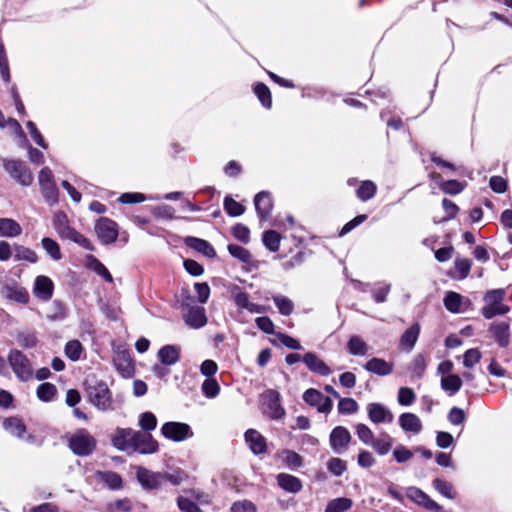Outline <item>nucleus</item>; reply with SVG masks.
Masks as SVG:
<instances>
[{"label":"nucleus","instance_id":"nucleus-1","mask_svg":"<svg viewBox=\"0 0 512 512\" xmlns=\"http://www.w3.org/2000/svg\"><path fill=\"white\" fill-rule=\"evenodd\" d=\"M506 291L504 289H492L485 292L483 296L484 305L481 314L485 319H492L502 316L510 311V306L505 303Z\"/></svg>","mask_w":512,"mask_h":512},{"label":"nucleus","instance_id":"nucleus-5","mask_svg":"<svg viewBox=\"0 0 512 512\" xmlns=\"http://www.w3.org/2000/svg\"><path fill=\"white\" fill-rule=\"evenodd\" d=\"M5 171L20 185L30 186L34 176L24 162L15 159H6L3 162Z\"/></svg>","mask_w":512,"mask_h":512},{"label":"nucleus","instance_id":"nucleus-8","mask_svg":"<svg viewBox=\"0 0 512 512\" xmlns=\"http://www.w3.org/2000/svg\"><path fill=\"white\" fill-rule=\"evenodd\" d=\"M38 183L44 198L50 204H55L58 200V189L54 181L53 173L49 167H43L40 170L38 174Z\"/></svg>","mask_w":512,"mask_h":512},{"label":"nucleus","instance_id":"nucleus-53","mask_svg":"<svg viewBox=\"0 0 512 512\" xmlns=\"http://www.w3.org/2000/svg\"><path fill=\"white\" fill-rule=\"evenodd\" d=\"M442 206H443V209L446 213V216L442 219H436L434 218V223H441V222H444V221H448L450 219H453L458 211H459V207L452 201H450L449 199L447 198H444L443 201H442Z\"/></svg>","mask_w":512,"mask_h":512},{"label":"nucleus","instance_id":"nucleus-51","mask_svg":"<svg viewBox=\"0 0 512 512\" xmlns=\"http://www.w3.org/2000/svg\"><path fill=\"white\" fill-rule=\"evenodd\" d=\"M83 346L78 340H71L65 345V355L72 361L80 359Z\"/></svg>","mask_w":512,"mask_h":512},{"label":"nucleus","instance_id":"nucleus-20","mask_svg":"<svg viewBox=\"0 0 512 512\" xmlns=\"http://www.w3.org/2000/svg\"><path fill=\"white\" fill-rule=\"evenodd\" d=\"M113 362L116 369L124 377H129L134 371V365L130 354L125 351H117L113 357Z\"/></svg>","mask_w":512,"mask_h":512},{"label":"nucleus","instance_id":"nucleus-19","mask_svg":"<svg viewBox=\"0 0 512 512\" xmlns=\"http://www.w3.org/2000/svg\"><path fill=\"white\" fill-rule=\"evenodd\" d=\"M407 497L413 502L428 510H441V506L432 500L426 493L416 487H410L407 490Z\"/></svg>","mask_w":512,"mask_h":512},{"label":"nucleus","instance_id":"nucleus-6","mask_svg":"<svg viewBox=\"0 0 512 512\" xmlns=\"http://www.w3.org/2000/svg\"><path fill=\"white\" fill-rule=\"evenodd\" d=\"M55 228H56L58 234L62 238L69 239L87 250L94 249L90 240H88L81 233H79L74 228H72L66 224V216L65 215H57L56 216Z\"/></svg>","mask_w":512,"mask_h":512},{"label":"nucleus","instance_id":"nucleus-9","mask_svg":"<svg viewBox=\"0 0 512 512\" xmlns=\"http://www.w3.org/2000/svg\"><path fill=\"white\" fill-rule=\"evenodd\" d=\"M94 229L98 239L105 245L111 244L117 240L118 226L109 218H100L96 222Z\"/></svg>","mask_w":512,"mask_h":512},{"label":"nucleus","instance_id":"nucleus-34","mask_svg":"<svg viewBox=\"0 0 512 512\" xmlns=\"http://www.w3.org/2000/svg\"><path fill=\"white\" fill-rule=\"evenodd\" d=\"M464 302V297L457 292H447L443 303L445 308L451 313H460L462 311L461 306Z\"/></svg>","mask_w":512,"mask_h":512},{"label":"nucleus","instance_id":"nucleus-59","mask_svg":"<svg viewBox=\"0 0 512 512\" xmlns=\"http://www.w3.org/2000/svg\"><path fill=\"white\" fill-rule=\"evenodd\" d=\"M356 434L358 438L365 444L370 446L374 440V433L372 430L365 424H357L355 427Z\"/></svg>","mask_w":512,"mask_h":512},{"label":"nucleus","instance_id":"nucleus-63","mask_svg":"<svg viewBox=\"0 0 512 512\" xmlns=\"http://www.w3.org/2000/svg\"><path fill=\"white\" fill-rule=\"evenodd\" d=\"M391 289V285L387 283H381L378 287L374 288L371 293L373 299L377 303H383L387 299V295L389 294Z\"/></svg>","mask_w":512,"mask_h":512},{"label":"nucleus","instance_id":"nucleus-17","mask_svg":"<svg viewBox=\"0 0 512 512\" xmlns=\"http://www.w3.org/2000/svg\"><path fill=\"white\" fill-rule=\"evenodd\" d=\"M54 284L52 280L44 275L35 278L33 294L41 301H49L53 296Z\"/></svg>","mask_w":512,"mask_h":512},{"label":"nucleus","instance_id":"nucleus-10","mask_svg":"<svg viewBox=\"0 0 512 512\" xmlns=\"http://www.w3.org/2000/svg\"><path fill=\"white\" fill-rule=\"evenodd\" d=\"M351 439L352 436L347 428L337 426L330 433L329 444L336 454H342L348 449Z\"/></svg>","mask_w":512,"mask_h":512},{"label":"nucleus","instance_id":"nucleus-55","mask_svg":"<svg viewBox=\"0 0 512 512\" xmlns=\"http://www.w3.org/2000/svg\"><path fill=\"white\" fill-rule=\"evenodd\" d=\"M465 188V184L458 180H447L440 184V189L450 195H457L461 193Z\"/></svg>","mask_w":512,"mask_h":512},{"label":"nucleus","instance_id":"nucleus-39","mask_svg":"<svg viewBox=\"0 0 512 512\" xmlns=\"http://www.w3.org/2000/svg\"><path fill=\"white\" fill-rule=\"evenodd\" d=\"M4 429L11 435L22 438L26 432V427L23 422L18 418H7L3 422Z\"/></svg>","mask_w":512,"mask_h":512},{"label":"nucleus","instance_id":"nucleus-49","mask_svg":"<svg viewBox=\"0 0 512 512\" xmlns=\"http://www.w3.org/2000/svg\"><path fill=\"white\" fill-rule=\"evenodd\" d=\"M98 477L111 489H119L122 486V479L116 472H99Z\"/></svg>","mask_w":512,"mask_h":512},{"label":"nucleus","instance_id":"nucleus-13","mask_svg":"<svg viewBox=\"0 0 512 512\" xmlns=\"http://www.w3.org/2000/svg\"><path fill=\"white\" fill-rule=\"evenodd\" d=\"M132 449L141 454H154L159 450V444L150 433L136 431Z\"/></svg>","mask_w":512,"mask_h":512},{"label":"nucleus","instance_id":"nucleus-64","mask_svg":"<svg viewBox=\"0 0 512 512\" xmlns=\"http://www.w3.org/2000/svg\"><path fill=\"white\" fill-rule=\"evenodd\" d=\"M232 512H257L256 506L248 500L235 502L231 507Z\"/></svg>","mask_w":512,"mask_h":512},{"label":"nucleus","instance_id":"nucleus-45","mask_svg":"<svg viewBox=\"0 0 512 512\" xmlns=\"http://www.w3.org/2000/svg\"><path fill=\"white\" fill-rule=\"evenodd\" d=\"M433 487L444 497L448 499H455L456 491L454 490L453 485L440 478H436L433 481Z\"/></svg>","mask_w":512,"mask_h":512},{"label":"nucleus","instance_id":"nucleus-52","mask_svg":"<svg viewBox=\"0 0 512 512\" xmlns=\"http://www.w3.org/2000/svg\"><path fill=\"white\" fill-rule=\"evenodd\" d=\"M426 367L427 360L422 354L416 355L410 364L411 372L418 378H421L424 375Z\"/></svg>","mask_w":512,"mask_h":512},{"label":"nucleus","instance_id":"nucleus-22","mask_svg":"<svg viewBox=\"0 0 512 512\" xmlns=\"http://www.w3.org/2000/svg\"><path fill=\"white\" fill-rule=\"evenodd\" d=\"M495 341L500 347H506L510 341V325L507 322L492 323L489 328Z\"/></svg>","mask_w":512,"mask_h":512},{"label":"nucleus","instance_id":"nucleus-24","mask_svg":"<svg viewBox=\"0 0 512 512\" xmlns=\"http://www.w3.org/2000/svg\"><path fill=\"white\" fill-rule=\"evenodd\" d=\"M245 440L254 454H262L266 452V439L257 430H247L245 433Z\"/></svg>","mask_w":512,"mask_h":512},{"label":"nucleus","instance_id":"nucleus-21","mask_svg":"<svg viewBox=\"0 0 512 512\" xmlns=\"http://www.w3.org/2000/svg\"><path fill=\"white\" fill-rule=\"evenodd\" d=\"M254 205L258 216L266 220L273 207L271 195L266 191L259 192L254 198Z\"/></svg>","mask_w":512,"mask_h":512},{"label":"nucleus","instance_id":"nucleus-28","mask_svg":"<svg viewBox=\"0 0 512 512\" xmlns=\"http://www.w3.org/2000/svg\"><path fill=\"white\" fill-rule=\"evenodd\" d=\"M365 370L379 376H386L392 373L393 364L382 358H372L364 365Z\"/></svg>","mask_w":512,"mask_h":512},{"label":"nucleus","instance_id":"nucleus-33","mask_svg":"<svg viewBox=\"0 0 512 512\" xmlns=\"http://www.w3.org/2000/svg\"><path fill=\"white\" fill-rule=\"evenodd\" d=\"M180 351L176 346L166 345L158 351V358L164 365H173L178 362Z\"/></svg>","mask_w":512,"mask_h":512},{"label":"nucleus","instance_id":"nucleus-58","mask_svg":"<svg viewBox=\"0 0 512 512\" xmlns=\"http://www.w3.org/2000/svg\"><path fill=\"white\" fill-rule=\"evenodd\" d=\"M358 403L352 398H339L338 411L341 414H354L358 411Z\"/></svg>","mask_w":512,"mask_h":512},{"label":"nucleus","instance_id":"nucleus-35","mask_svg":"<svg viewBox=\"0 0 512 512\" xmlns=\"http://www.w3.org/2000/svg\"><path fill=\"white\" fill-rule=\"evenodd\" d=\"M13 256L15 261H27L29 263H36L38 261L35 251L20 244L13 245Z\"/></svg>","mask_w":512,"mask_h":512},{"label":"nucleus","instance_id":"nucleus-62","mask_svg":"<svg viewBox=\"0 0 512 512\" xmlns=\"http://www.w3.org/2000/svg\"><path fill=\"white\" fill-rule=\"evenodd\" d=\"M481 359V353L478 349H469L463 355V365L466 368H472L477 363H479Z\"/></svg>","mask_w":512,"mask_h":512},{"label":"nucleus","instance_id":"nucleus-42","mask_svg":"<svg viewBox=\"0 0 512 512\" xmlns=\"http://www.w3.org/2000/svg\"><path fill=\"white\" fill-rule=\"evenodd\" d=\"M262 241L269 251L277 252L280 248L281 236L274 230H267L263 233Z\"/></svg>","mask_w":512,"mask_h":512},{"label":"nucleus","instance_id":"nucleus-44","mask_svg":"<svg viewBox=\"0 0 512 512\" xmlns=\"http://www.w3.org/2000/svg\"><path fill=\"white\" fill-rule=\"evenodd\" d=\"M352 506V500L346 497H340L331 500L326 508L325 512H344L350 509Z\"/></svg>","mask_w":512,"mask_h":512},{"label":"nucleus","instance_id":"nucleus-27","mask_svg":"<svg viewBox=\"0 0 512 512\" xmlns=\"http://www.w3.org/2000/svg\"><path fill=\"white\" fill-rule=\"evenodd\" d=\"M235 290L234 301L239 309H245L250 313H263L265 311L263 306L251 302L247 293L242 292L238 287Z\"/></svg>","mask_w":512,"mask_h":512},{"label":"nucleus","instance_id":"nucleus-4","mask_svg":"<svg viewBox=\"0 0 512 512\" xmlns=\"http://www.w3.org/2000/svg\"><path fill=\"white\" fill-rule=\"evenodd\" d=\"M95 438L86 430H77L69 439V447L78 456H88L96 448Z\"/></svg>","mask_w":512,"mask_h":512},{"label":"nucleus","instance_id":"nucleus-41","mask_svg":"<svg viewBox=\"0 0 512 512\" xmlns=\"http://www.w3.org/2000/svg\"><path fill=\"white\" fill-rule=\"evenodd\" d=\"M392 443V438L388 434L383 433L380 438H374L370 446L375 450V452L378 455L383 456L386 455L391 450Z\"/></svg>","mask_w":512,"mask_h":512},{"label":"nucleus","instance_id":"nucleus-46","mask_svg":"<svg viewBox=\"0 0 512 512\" xmlns=\"http://www.w3.org/2000/svg\"><path fill=\"white\" fill-rule=\"evenodd\" d=\"M138 426L146 433H149L156 428L157 418L152 412H143L139 415Z\"/></svg>","mask_w":512,"mask_h":512},{"label":"nucleus","instance_id":"nucleus-54","mask_svg":"<svg viewBox=\"0 0 512 512\" xmlns=\"http://www.w3.org/2000/svg\"><path fill=\"white\" fill-rule=\"evenodd\" d=\"M327 469L334 476H341L347 470V464L344 460L333 457L328 460Z\"/></svg>","mask_w":512,"mask_h":512},{"label":"nucleus","instance_id":"nucleus-43","mask_svg":"<svg viewBox=\"0 0 512 512\" xmlns=\"http://www.w3.org/2000/svg\"><path fill=\"white\" fill-rule=\"evenodd\" d=\"M88 267L94 271L96 274L101 276L103 279H105L107 282L112 283L113 277L108 271V269L104 266L102 262H100L97 258L94 256H89L88 258Z\"/></svg>","mask_w":512,"mask_h":512},{"label":"nucleus","instance_id":"nucleus-18","mask_svg":"<svg viewBox=\"0 0 512 512\" xmlns=\"http://www.w3.org/2000/svg\"><path fill=\"white\" fill-rule=\"evenodd\" d=\"M368 417L375 424L391 423L393 421L392 412L380 403H370L367 405Z\"/></svg>","mask_w":512,"mask_h":512},{"label":"nucleus","instance_id":"nucleus-31","mask_svg":"<svg viewBox=\"0 0 512 512\" xmlns=\"http://www.w3.org/2000/svg\"><path fill=\"white\" fill-rule=\"evenodd\" d=\"M278 485L285 491L290 493H297L302 489V483L299 478L281 473L277 476Z\"/></svg>","mask_w":512,"mask_h":512},{"label":"nucleus","instance_id":"nucleus-25","mask_svg":"<svg viewBox=\"0 0 512 512\" xmlns=\"http://www.w3.org/2000/svg\"><path fill=\"white\" fill-rule=\"evenodd\" d=\"M3 296L10 301H15L21 304H27L30 296L28 291L18 285H6L2 289Z\"/></svg>","mask_w":512,"mask_h":512},{"label":"nucleus","instance_id":"nucleus-38","mask_svg":"<svg viewBox=\"0 0 512 512\" xmlns=\"http://www.w3.org/2000/svg\"><path fill=\"white\" fill-rule=\"evenodd\" d=\"M347 348L349 353L355 356H364L369 350L368 344L357 335L350 337Z\"/></svg>","mask_w":512,"mask_h":512},{"label":"nucleus","instance_id":"nucleus-14","mask_svg":"<svg viewBox=\"0 0 512 512\" xmlns=\"http://www.w3.org/2000/svg\"><path fill=\"white\" fill-rule=\"evenodd\" d=\"M136 431L131 428H117L112 436L111 442L120 451H127L133 448Z\"/></svg>","mask_w":512,"mask_h":512},{"label":"nucleus","instance_id":"nucleus-61","mask_svg":"<svg viewBox=\"0 0 512 512\" xmlns=\"http://www.w3.org/2000/svg\"><path fill=\"white\" fill-rule=\"evenodd\" d=\"M416 395L411 388L401 387L398 391V403L402 406H409L415 401Z\"/></svg>","mask_w":512,"mask_h":512},{"label":"nucleus","instance_id":"nucleus-11","mask_svg":"<svg viewBox=\"0 0 512 512\" xmlns=\"http://www.w3.org/2000/svg\"><path fill=\"white\" fill-rule=\"evenodd\" d=\"M264 413L271 419H280L284 416L285 410L280 404V394L275 390H268L263 395Z\"/></svg>","mask_w":512,"mask_h":512},{"label":"nucleus","instance_id":"nucleus-56","mask_svg":"<svg viewBox=\"0 0 512 512\" xmlns=\"http://www.w3.org/2000/svg\"><path fill=\"white\" fill-rule=\"evenodd\" d=\"M254 92L264 107H266V108L271 107L272 100H271L270 90L265 84H263V83L257 84L254 88Z\"/></svg>","mask_w":512,"mask_h":512},{"label":"nucleus","instance_id":"nucleus-32","mask_svg":"<svg viewBox=\"0 0 512 512\" xmlns=\"http://www.w3.org/2000/svg\"><path fill=\"white\" fill-rule=\"evenodd\" d=\"M22 233L19 223L11 218H0V236L1 237H17Z\"/></svg>","mask_w":512,"mask_h":512},{"label":"nucleus","instance_id":"nucleus-40","mask_svg":"<svg viewBox=\"0 0 512 512\" xmlns=\"http://www.w3.org/2000/svg\"><path fill=\"white\" fill-rule=\"evenodd\" d=\"M272 299L280 314L284 316L292 314L294 310V303L290 298L281 294H276L272 296Z\"/></svg>","mask_w":512,"mask_h":512},{"label":"nucleus","instance_id":"nucleus-30","mask_svg":"<svg viewBox=\"0 0 512 512\" xmlns=\"http://www.w3.org/2000/svg\"><path fill=\"white\" fill-rule=\"evenodd\" d=\"M420 333V325L418 323H414L408 329L404 331L400 338V345L403 349L407 351H411L419 337Z\"/></svg>","mask_w":512,"mask_h":512},{"label":"nucleus","instance_id":"nucleus-37","mask_svg":"<svg viewBox=\"0 0 512 512\" xmlns=\"http://www.w3.org/2000/svg\"><path fill=\"white\" fill-rule=\"evenodd\" d=\"M462 387V380L456 374L443 376L441 379V388L449 395L456 394Z\"/></svg>","mask_w":512,"mask_h":512},{"label":"nucleus","instance_id":"nucleus-12","mask_svg":"<svg viewBox=\"0 0 512 512\" xmlns=\"http://www.w3.org/2000/svg\"><path fill=\"white\" fill-rule=\"evenodd\" d=\"M303 400L315 406L321 413H329L333 407V403L329 397L324 396L319 390L310 388L303 394Z\"/></svg>","mask_w":512,"mask_h":512},{"label":"nucleus","instance_id":"nucleus-60","mask_svg":"<svg viewBox=\"0 0 512 512\" xmlns=\"http://www.w3.org/2000/svg\"><path fill=\"white\" fill-rule=\"evenodd\" d=\"M202 392L208 398H214L219 394L220 387L215 379H206L202 383Z\"/></svg>","mask_w":512,"mask_h":512},{"label":"nucleus","instance_id":"nucleus-7","mask_svg":"<svg viewBox=\"0 0 512 512\" xmlns=\"http://www.w3.org/2000/svg\"><path fill=\"white\" fill-rule=\"evenodd\" d=\"M161 434L174 442H182L192 438L194 433L191 427L183 422L169 421L162 425Z\"/></svg>","mask_w":512,"mask_h":512},{"label":"nucleus","instance_id":"nucleus-29","mask_svg":"<svg viewBox=\"0 0 512 512\" xmlns=\"http://www.w3.org/2000/svg\"><path fill=\"white\" fill-rule=\"evenodd\" d=\"M185 244L206 257L213 258L216 256V251L213 246L204 239L187 237L185 239Z\"/></svg>","mask_w":512,"mask_h":512},{"label":"nucleus","instance_id":"nucleus-47","mask_svg":"<svg viewBox=\"0 0 512 512\" xmlns=\"http://www.w3.org/2000/svg\"><path fill=\"white\" fill-rule=\"evenodd\" d=\"M377 186L374 182L366 180L361 183L357 189V197L362 201H367L374 197Z\"/></svg>","mask_w":512,"mask_h":512},{"label":"nucleus","instance_id":"nucleus-48","mask_svg":"<svg viewBox=\"0 0 512 512\" xmlns=\"http://www.w3.org/2000/svg\"><path fill=\"white\" fill-rule=\"evenodd\" d=\"M41 244L43 249L53 260L58 261L62 258L60 247L55 240L45 237L42 239Z\"/></svg>","mask_w":512,"mask_h":512},{"label":"nucleus","instance_id":"nucleus-23","mask_svg":"<svg viewBox=\"0 0 512 512\" xmlns=\"http://www.w3.org/2000/svg\"><path fill=\"white\" fill-rule=\"evenodd\" d=\"M302 361L308 367V369L314 373L322 376H328L331 374V369L322 361L316 354L312 352L306 353L302 357Z\"/></svg>","mask_w":512,"mask_h":512},{"label":"nucleus","instance_id":"nucleus-2","mask_svg":"<svg viewBox=\"0 0 512 512\" xmlns=\"http://www.w3.org/2000/svg\"><path fill=\"white\" fill-rule=\"evenodd\" d=\"M87 397L91 404L101 411L112 408L111 392L104 381L87 380Z\"/></svg>","mask_w":512,"mask_h":512},{"label":"nucleus","instance_id":"nucleus-57","mask_svg":"<svg viewBox=\"0 0 512 512\" xmlns=\"http://www.w3.org/2000/svg\"><path fill=\"white\" fill-rule=\"evenodd\" d=\"M224 209L230 216L236 217L244 213L245 208L242 204L235 201L230 197H226L224 200Z\"/></svg>","mask_w":512,"mask_h":512},{"label":"nucleus","instance_id":"nucleus-26","mask_svg":"<svg viewBox=\"0 0 512 512\" xmlns=\"http://www.w3.org/2000/svg\"><path fill=\"white\" fill-rule=\"evenodd\" d=\"M399 425L405 432L418 434L422 430V422L420 418L414 413H402L399 416Z\"/></svg>","mask_w":512,"mask_h":512},{"label":"nucleus","instance_id":"nucleus-36","mask_svg":"<svg viewBox=\"0 0 512 512\" xmlns=\"http://www.w3.org/2000/svg\"><path fill=\"white\" fill-rule=\"evenodd\" d=\"M228 251L232 257L238 259L242 263L251 266H256L252 254L246 248L236 244H229Z\"/></svg>","mask_w":512,"mask_h":512},{"label":"nucleus","instance_id":"nucleus-15","mask_svg":"<svg viewBox=\"0 0 512 512\" xmlns=\"http://www.w3.org/2000/svg\"><path fill=\"white\" fill-rule=\"evenodd\" d=\"M136 476L139 483L146 489H158L163 486L162 472H153L143 467H138Z\"/></svg>","mask_w":512,"mask_h":512},{"label":"nucleus","instance_id":"nucleus-16","mask_svg":"<svg viewBox=\"0 0 512 512\" xmlns=\"http://www.w3.org/2000/svg\"><path fill=\"white\" fill-rule=\"evenodd\" d=\"M183 319L193 329H199L207 323L205 309L201 306H187L183 313Z\"/></svg>","mask_w":512,"mask_h":512},{"label":"nucleus","instance_id":"nucleus-3","mask_svg":"<svg viewBox=\"0 0 512 512\" xmlns=\"http://www.w3.org/2000/svg\"><path fill=\"white\" fill-rule=\"evenodd\" d=\"M7 361L12 368L15 376L22 382L32 379L34 370L30 360L18 349L9 351Z\"/></svg>","mask_w":512,"mask_h":512},{"label":"nucleus","instance_id":"nucleus-50","mask_svg":"<svg viewBox=\"0 0 512 512\" xmlns=\"http://www.w3.org/2000/svg\"><path fill=\"white\" fill-rule=\"evenodd\" d=\"M56 393V386L49 382H45L37 388V397L44 402H49L53 400Z\"/></svg>","mask_w":512,"mask_h":512}]
</instances>
